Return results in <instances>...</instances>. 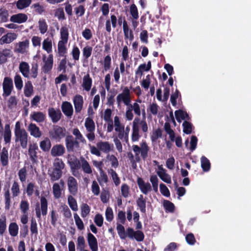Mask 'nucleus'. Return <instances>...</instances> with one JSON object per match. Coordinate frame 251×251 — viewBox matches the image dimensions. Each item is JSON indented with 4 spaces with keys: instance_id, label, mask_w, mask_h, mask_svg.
I'll list each match as a JSON object with an SVG mask.
<instances>
[{
    "instance_id": "nucleus-54",
    "label": "nucleus",
    "mask_w": 251,
    "mask_h": 251,
    "mask_svg": "<svg viewBox=\"0 0 251 251\" xmlns=\"http://www.w3.org/2000/svg\"><path fill=\"white\" fill-rule=\"evenodd\" d=\"M33 86L30 81H28L25 83L24 94L27 97H30L33 93Z\"/></svg>"
},
{
    "instance_id": "nucleus-58",
    "label": "nucleus",
    "mask_w": 251,
    "mask_h": 251,
    "mask_svg": "<svg viewBox=\"0 0 251 251\" xmlns=\"http://www.w3.org/2000/svg\"><path fill=\"white\" fill-rule=\"evenodd\" d=\"M61 41L67 42L69 37L68 29L66 26H63L60 29Z\"/></svg>"
},
{
    "instance_id": "nucleus-21",
    "label": "nucleus",
    "mask_w": 251,
    "mask_h": 251,
    "mask_svg": "<svg viewBox=\"0 0 251 251\" xmlns=\"http://www.w3.org/2000/svg\"><path fill=\"white\" fill-rule=\"evenodd\" d=\"M159 171L157 172V175L160 179L167 183H171V177L170 176L165 172V170L161 166L159 167Z\"/></svg>"
},
{
    "instance_id": "nucleus-47",
    "label": "nucleus",
    "mask_w": 251,
    "mask_h": 251,
    "mask_svg": "<svg viewBox=\"0 0 251 251\" xmlns=\"http://www.w3.org/2000/svg\"><path fill=\"white\" fill-rule=\"evenodd\" d=\"M11 50L9 49L3 50L0 51V61L1 63H3L7 61V57L10 56Z\"/></svg>"
},
{
    "instance_id": "nucleus-26",
    "label": "nucleus",
    "mask_w": 251,
    "mask_h": 251,
    "mask_svg": "<svg viewBox=\"0 0 251 251\" xmlns=\"http://www.w3.org/2000/svg\"><path fill=\"white\" fill-rule=\"evenodd\" d=\"M80 161L81 162V167L83 171L86 174H92V170L88 162L82 156L80 157Z\"/></svg>"
},
{
    "instance_id": "nucleus-11",
    "label": "nucleus",
    "mask_w": 251,
    "mask_h": 251,
    "mask_svg": "<svg viewBox=\"0 0 251 251\" xmlns=\"http://www.w3.org/2000/svg\"><path fill=\"white\" fill-rule=\"evenodd\" d=\"M73 102L75 106V112L80 113L82 110L83 104V99L82 96L76 95L73 99Z\"/></svg>"
},
{
    "instance_id": "nucleus-38",
    "label": "nucleus",
    "mask_w": 251,
    "mask_h": 251,
    "mask_svg": "<svg viewBox=\"0 0 251 251\" xmlns=\"http://www.w3.org/2000/svg\"><path fill=\"white\" fill-rule=\"evenodd\" d=\"M65 164L61 158H56L53 162V169L62 171L65 168Z\"/></svg>"
},
{
    "instance_id": "nucleus-57",
    "label": "nucleus",
    "mask_w": 251,
    "mask_h": 251,
    "mask_svg": "<svg viewBox=\"0 0 251 251\" xmlns=\"http://www.w3.org/2000/svg\"><path fill=\"white\" fill-rule=\"evenodd\" d=\"M129 12L132 18L138 19L139 18L138 11L135 4H132L129 7Z\"/></svg>"
},
{
    "instance_id": "nucleus-56",
    "label": "nucleus",
    "mask_w": 251,
    "mask_h": 251,
    "mask_svg": "<svg viewBox=\"0 0 251 251\" xmlns=\"http://www.w3.org/2000/svg\"><path fill=\"white\" fill-rule=\"evenodd\" d=\"M92 52V47L87 46L82 50L83 57L84 60H87L91 55Z\"/></svg>"
},
{
    "instance_id": "nucleus-46",
    "label": "nucleus",
    "mask_w": 251,
    "mask_h": 251,
    "mask_svg": "<svg viewBox=\"0 0 251 251\" xmlns=\"http://www.w3.org/2000/svg\"><path fill=\"white\" fill-rule=\"evenodd\" d=\"M38 150V147L36 145L29 147L28 153L31 160L33 161H35L37 158L36 150Z\"/></svg>"
},
{
    "instance_id": "nucleus-51",
    "label": "nucleus",
    "mask_w": 251,
    "mask_h": 251,
    "mask_svg": "<svg viewBox=\"0 0 251 251\" xmlns=\"http://www.w3.org/2000/svg\"><path fill=\"white\" fill-rule=\"evenodd\" d=\"M8 16V11L6 9H0V22L5 23L7 22Z\"/></svg>"
},
{
    "instance_id": "nucleus-25",
    "label": "nucleus",
    "mask_w": 251,
    "mask_h": 251,
    "mask_svg": "<svg viewBox=\"0 0 251 251\" xmlns=\"http://www.w3.org/2000/svg\"><path fill=\"white\" fill-rule=\"evenodd\" d=\"M0 158L1 165L6 166L8 164V152L6 148L3 147L0 152Z\"/></svg>"
},
{
    "instance_id": "nucleus-2",
    "label": "nucleus",
    "mask_w": 251,
    "mask_h": 251,
    "mask_svg": "<svg viewBox=\"0 0 251 251\" xmlns=\"http://www.w3.org/2000/svg\"><path fill=\"white\" fill-rule=\"evenodd\" d=\"M66 130L59 126H53V128L49 131V136L51 140L60 142L66 136Z\"/></svg>"
},
{
    "instance_id": "nucleus-42",
    "label": "nucleus",
    "mask_w": 251,
    "mask_h": 251,
    "mask_svg": "<svg viewBox=\"0 0 251 251\" xmlns=\"http://www.w3.org/2000/svg\"><path fill=\"white\" fill-rule=\"evenodd\" d=\"M9 232L11 236L15 237L18 235L19 227L16 223H11L9 226Z\"/></svg>"
},
{
    "instance_id": "nucleus-55",
    "label": "nucleus",
    "mask_w": 251,
    "mask_h": 251,
    "mask_svg": "<svg viewBox=\"0 0 251 251\" xmlns=\"http://www.w3.org/2000/svg\"><path fill=\"white\" fill-rule=\"evenodd\" d=\"M108 172L109 174H110L113 182L116 186H118L120 183V179L119 177L118 174L117 173L113 170L112 169H110L108 170Z\"/></svg>"
},
{
    "instance_id": "nucleus-4",
    "label": "nucleus",
    "mask_w": 251,
    "mask_h": 251,
    "mask_svg": "<svg viewBox=\"0 0 251 251\" xmlns=\"http://www.w3.org/2000/svg\"><path fill=\"white\" fill-rule=\"evenodd\" d=\"M67 184L70 195L76 196L78 190V185L76 179L74 176H70L67 178Z\"/></svg>"
},
{
    "instance_id": "nucleus-39",
    "label": "nucleus",
    "mask_w": 251,
    "mask_h": 251,
    "mask_svg": "<svg viewBox=\"0 0 251 251\" xmlns=\"http://www.w3.org/2000/svg\"><path fill=\"white\" fill-rule=\"evenodd\" d=\"M74 196L69 195L68 196V202L70 208L73 211H77L78 206L76 200L74 198Z\"/></svg>"
},
{
    "instance_id": "nucleus-30",
    "label": "nucleus",
    "mask_w": 251,
    "mask_h": 251,
    "mask_svg": "<svg viewBox=\"0 0 251 251\" xmlns=\"http://www.w3.org/2000/svg\"><path fill=\"white\" fill-rule=\"evenodd\" d=\"M3 138L6 144L9 143L11 141V131L9 124L5 125L4 126Z\"/></svg>"
},
{
    "instance_id": "nucleus-18",
    "label": "nucleus",
    "mask_w": 251,
    "mask_h": 251,
    "mask_svg": "<svg viewBox=\"0 0 251 251\" xmlns=\"http://www.w3.org/2000/svg\"><path fill=\"white\" fill-rule=\"evenodd\" d=\"M28 130L30 135L35 138H39L42 135L39 127L35 124L30 123L28 126Z\"/></svg>"
},
{
    "instance_id": "nucleus-40",
    "label": "nucleus",
    "mask_w": 251,
    "mask_h": 251,
    "mask_svg": "<svg viewBox=\"0 0 251 251\" xmlns=\"http://www.w3.org/2000/svg\"><path fill=\"white\" fill-rule=\"evenodd\" d=\"M38 27L41 34H45L48 30V25L44 19H40L38 21Z\"/></svg>"
},
{
    "instance_id": "nucleus-50",
    "label": "nucleus",
    "mask_w": 251,
    "mask_h": 251,
    "mask_svg": "<svg viewBox=\"0 0 251 251\" xmlns=\"http://www.w3.org/2000/svg\"><path fill=\"white\" fill-rule=\"evenodd\" d=\"M43 49L47 51L48 53H50L52 51V43L49 38L45 39L43 42Z\"/></svg>"
},
{
    "instance_id": "nucleus-9",
    "label": "nucleus",
    "mask_w": 251,
    "mask_h": 251,
    "mask_svg": "<svg viewBox=\"0 0 251 251\" xmlns=\"http://www.w3.org/2000/svg\"><path fill=\"white\" fill-rule=\"evenodd\" d=\"M48 115L53 123H57L62 116V113L59 109H55L53 107H49Z\"/></svg>"
},
{
    "instance_id": "nucleus-28",
    "label": "nucleus",
    "mask_w": 251,
    "mask_h": 251,
    "mask_svg": "<svg viewBox=\"0 0 251 251\" xmlns=\"http://www.w3.org/2000/svg\"><path fill=\"white\" fill-rule=\"evenodd\" d=\"M19 70L25 77H29V66L27 62H22L19 65Z\"/></svg>"
},
{
    "instance_id": "nucleus-48",
    "label": "nucleus",
    "mask_w": 251,
    "mask_h": 251,
    "mask_svg": "<svg viewBox=\"0 0 251 251\" xmlns=\"http://www.w3.org/2000/svg\"><path fill=\"white\" fill-rule=\"evenodd\" d=\"M52 192L55 198L59 199L61 197V190L60 185L57 183L53 184L52 186Z\"/></svg>"
},
{
    "instance_id": "nucleus-16",
    "label": "nucleus",
    "mask_w": 251,
    "mask_h": 251,
    "mask_svg": "<svg viewBox=\"0 0 251 251\" xmlns=\"http://www.w3.org/2000/svg\"><path fill=\"white\" fill-rule=\"evenodd\" d=\"M28 19L27 16L24 13L14 14L10 17V21L13 23L21 24L25 22Z\"/></svg>"
},
{
    "instance_id": "nucleus-29",
    "label": "nucleus",
    "mask_w": 251,
    "mask_h": 251,
    "mask_svg": "<svg viewBox=\"0 0 251 251\" xmlns=\"http://www.w3.org/2000/svg\"><path fill=\"white\" fill-rule=\"evenodd\" d=\"M51 142L50 139L46 137L45 139L40 143V147L41 149L44 152H48L51 148Z\"/></svg>"
},
{
    "instance_id": "nucleus-45",
    "label": "nucleus",
    "mask_w": 251,
    "mask_h": 251,
    "mask_svg": "<svg viewBox=\"0 0 251 251\" xmlns=\"http://www.w3.org/2000/svg\"><path fill=\"white\" fill-rule=\"evenodd\" d=\"M117 230L118 234L121 239H125L126 237H127L126 231H125L124 226L121 224H117Z\"/></svg>"
},
{
    "instance_id": "nucleus-10",
    "label": "nucleus",
    "mask_w": 251,
    "mask_h": 251,
    "mask_svg": "<svg viewBox=\"0 0 251 251\" xmlns=\"http://www.w3.org/2000/svg\"><path fill=\"white\" fill-rule=\"evenodd\" d=\"M138 186L144 194H147L149 192L151 191V186L150 183H145L142 178L138 177L137 179Z\"/></svg>"
},
{
    "instance_id": "nucleus-31",
    "label": "nucleus",
    "mask_w": 251,
    "mask_h": 251,
    "mask_svg": "<svg viewBox=\"0 0 251 251\" xmlns=\"http://www.w3.org/2000/svg\"><path fill=\"white\" fill-rule=\"evenodd\" d=\"M67 42L63 41H59L58 43V52L60 56H63L65 57V55L67 53V48L65 46V44Z\"/></svg>"
},
{
    "instance_id": "nucleus-60",
    "label": "nucleus",
    "mask_w": 251,
    "mask_h": 251,
    "mask_svg": "<svg viewBox=\"0 0 251 251\" xmlns=\"http://www.w3.org/2000/svg\"><path fill=\"white\" fill-rule=\"evenodd\" d=\"M20 208L23 214H27L29 208L28 202L25 200H22L20 204Z\"/></svg>"
},
{
    "instance_id": "nucleus-32",
    "label": "nucleus",
    "mask_w": 251,
    "mask_h": 251,
    "mask_svg": "<svg viewBox=\"0 0 251 251\" xmlns=\"http://www.w3.org/2000/svg\"><path fill=\"white\" fill-rule=\"evenodd\" d=\"M62 171L53 169L52 172L49 173L51 181H54L59 179L62 176Z\"/></svg>"
},
{
    "instance_id": "nucleus-3",
    "label": "nucleus",
    "mask_w": 251,
    "mask_h": 251,
    "mask_svg": "<svg viewBox=\"0 0 251 251\" xmlns=\"http://www.w3.org/2000/svg\"><path fill=\"white\" fill-rule=\"evenodd\" d=\"M132 149L135 153L136 159L138 161L140 160L139 156L140 153H141V155L143 159L147 158L150 149L147 144L144 142L141 144V148L138 145H134L132 146Z\"/></svg>"
},
{
    "instance_id": "nucleus-63",
    "label": "nucleus",
    "mask_w": 251,
    "mask_h": 251,
    "mask_svg": "<svg viewBox=\"0 0 251 251\" xmlns=\"http://www.w3.org/2000/svg\"><path fill=\"white\" fill-rule=\"evenodd\" d=\"M121 194L125 198H127L129 195V187L125 183L121 186Z\"/></svg>"
},
{
    "instance_id": "nucleus-34",
    "label": "nucleus",
    "mask_w": 251,
    "mask_h": 251,
    "mask_svg": "<svg viewBox=\"0 0 251 251\" xmlns=\"http://www.w3.org/2000/svg\"><path fill=\"white\" fill-rule=\"evenodd\" d=\"M66 146L68 151H74V137L72 135H67L65 139Z\"/></svg>"
},
{
    "instance_id": "nucleus-27",
    "label": "nucleus",
    "mask_w": 251,
    "mask_h": 251,
    "mask_svg": "<svg viewBox=\"0 0 251 251\" xmlns=\"http://www.w3.org/2000/svg\"><path fill=\"white\" fill-rule=\"evenodd\" d=\"M92 84V79L90 75L88 74L84 75L83 78L82 87L86 91H89L91 89Z\"/></svg>"
},
{
    "instance_id": "nucleus-1",
    "label": "nucleus",
    "mask_w": 251,
    "mask_h": 251,
    "mask_svg": "<svg viewBox=\"0 0 251 251\" xmlns=\"http://www.w3.org/2000/svg\"><path fill=\"white\" fill-rule=\"evenodd\" d=\"M15 142H20L21 147L25 149L27 145V133L24 128H21L20 122L16 123L14 130Z\"/></svg>"
},
{
    "instance_id": "nucleus-52",
    "label": "nucleus",
    "mask_w": 251,
    "mask_h": 251,
    "mask_svg": "<svg viewBox=\"0 0 251 251\" xmlns=\"http://www.w3.org/2000/svg\"><path fill=\"white\" fill-rule=\"evenodd\" d=\"M74 217L77 228L80 230H83L84 228V224L78 215L75 213L74 214Z\"/></svg>"
},
{
    "instance_id": "nucleus-49",
    "label": "nucleus",
    "mask_w": 251,
    "mask_h": 251,
    "mask_svg": "<svg viewBox=\"0 0 251 251\" xmlns=\"http://www.w3.org/2000/svg\"><path fill=\"white\" fill-rule=\"evenodd\" d=\"M163 206L166 211L173 213L175 211V205L169 201L164 200L163 202Z\"/></svg>"
},
{
    "instance_id": "nucleus-59",
    "label": "nucleus",
    "mask_w": 251,
    "mask_h": 251,
    "mask_svg": "<svg viewBox=\"0 0 251 251\" xmlns=\"http://www.w3.org/2000/svg\"><path fill=\"white\" fill-rule=\"evenodd\" d=\"M90 208L87 203H82L81 206V216L85 218L90 213Z\"/></svg>"
},
{
    "instance_id": "nucleus-23",
    "label": "nucleus",
    "mask_w": 251,
    "mask_h": 251,
    "mask_svg": "<svg viewBox=\"0 0 251 251\" xmlns=\"http://www.w3.org/2000/svg\"><path fill=\"white\" fill-rule=\"evenodd\" d=\"M4 191V203H5V209L6 210H9L11 206V197L9 190V187L7 188L4 187L3 189Z\"/></svg>"
},
{
    "instance_id": "nucleus-6",
    "label": "nucleus",
    "mask_w": 251,
    "mask_h": 251,
    "mask_svg": "<svg viewBox=\"0 0 251 251\" xmlns=\"http://www.w3.org/2000/svg\"><path fill=\"white\" fill-rule=\"evenodd\" d=\"M116 100L118 104H120L122 102H123L126 105L129 104L131 101L130 93L127 87H126L123 92L117 96Z\"/></svg>"
},
{
    "instance_id": "nucleus-41",
    "label": "nucleus",
    "mask_w": 251,
    "mask_h": 251,
    "mask_svg": "<svg viewBox=\"0 0 251 251\" xmlns=\"http://www.w3.org/2000/svg\"><path fill=\"white\" fill-rule=\"evenodd\" d=\"M32 0H18L16 2V7L18 9H23L28 7Z\"/></svg>"
},
{
    "instance_id": "nucleus-53",
    "label": "nucleus",
    "mask_w": 251,
    "mask_h": 251,
    "mask_svg": "<svg viewBox=\"0 0 251 251\" xmlns=\"http://www.w3.org/2000/svg\"><path fill=\"white\" fill-rule=\"evenodd\" d=\"M183 131L186 134H191L192 130V124L186 121H185L182 124Z\"/></svg>"
},
{
    "instance_id": "nucleus-12",
    "label": "nucleus",
    "mask_w": 251,
    "mask_h": 251,
    "mask_svg": "<svg viewBox=\"0 0 251 251\" xmlns=\"http://www.w3.org/2000/svg\"><path fill=\"white\" fill-rule=\"evenodd\" d=\"M97 147L100 151L107 153L112 150L113 145L110 144L108 142L100 141L97 143Z\"/></svg>"
},
{
    "instance_id": "nucleus-35",
    "label": "nucleus",
    "mask_w": 251,
    "mask_h": 251,
    "mask_svg": "<svg viewBox=\"0 0 251 251\" xmlns=\"http://www.w3.org/2000/svg\"><path fill=\"white\" fill-rule=\"evenodd\" d=\"M85 126L88 132L95 131V123L94 121L89 117L87 118L85 120Z\"/></svg>"
},
{
    "instance_id": "nucleus-22",
    "label": "nucleus",
    "mask_w": 251,
    "mask_h": 251,
    "mask_svg": "<svg viewBox=\"0 0 251 251\" xmlns=\"http://www.w3.org/2000/svg\"><path fill=\"white\" fill-rule=\"evenodd\" d=\"M30 118L37 123H42L45 121L46 115L42 112L34 111L30 115Z\"/></svg>"
},
{
    "instance_id": "nucleus-62",
    "label": "nucleus",
    "mask_w": 251,
    "mask_h": 251,
    "mask_svg": "<svg viewBox=\"0 0 251 251\" xmlns=\"http://www.w3.org/2000/svg\"><path fill=\"white\" fill-rule=\"evenodd\" d=\"M54 15L59 20H64L66 19L64 10L62 7H59L55 10Z\"/></svg>"
},
{
    "instance_id": "nucleus-17",
    "label": "nucleus",
    "mask_w": 251,
    "mask_h": 251,
    "mask_svg": "<svg viewBox=\"0 0 251 251\" xmlns=\"http://www.w3.org/2000/svg\"><path fill=\"white\" fill-rule=\"evenodd\" d=\"M46 57L43 58V60L45 61V64L43 68V71L44 73H47L50 72L52 68L53 58L52 54H50L47 59L45 60Z\"/></svg>"
},
{
    "instance_id": "nucleus-19",
    "label": "nucleus",
    "mask_w": 251,
    "mask_h": 251,
    "mask_svg": "<svg viewBox=\"0 0 251 251\" xmlns=\"http://www.w3.org/2000/svg\"><path fill=\"white\" fill-rule=\"evenodd\" d=\"M62 111L67 117H71L73 114V108L71 103L68 101L63 102L61 105Z\"/></svg>"
},
{
    "instance_id": "nucleus-13",
    "label": "nucleus",
    "mask_w": 251,
    "mask_h": 251,
    "mask_svg": "<svg viewBox=\"0 0 251 251\" xmlns=\"http://www.w3.org/2000/svg\"><path fill=\"white\" fill-rule=\"evenodd\" d=\"M87 241L92 251H98V244L97 238L90 232L87 234Z\"/></svg>"
},
{
    "instance_id": "nucleus-64",
    "label": "nucleus",
    "mask_w": 251,
    "mask_h": 251,
    "mask_svg": "<svg viewBox=\"0 0 251 251\" xmlns=\"http://www.w3.org/2000/svg\"><path fill=\"white\" fill-rule=\"evenodd\" d=\"M162 136V131L160 128H158L152 133L151 136V140L152 142H155L159 138H161Z\"/></svg>"
},
{
    "instance_id": "nucleus-20",
    "label": "nucleus",
    "mask_w": 251,
    "mask_h": 251,
    "mask_svg": "<svg viewBox=\"0 0 251 251\" xmlns=\"http://www.w3.org/2000/svg\"><path fill=\"white\" fill-rule=\"evenodd\" d=\"M123 31L125 36V39H129L130 41H132L134 39L133 31L129 29L127 22L124 20L123 21Z\"/></svg>"
},
{
    "instance_id": "nucleus-8",
    "label": "nucleus",
    "mask_w": 251,
    "mask_h": 251,
    "mask_svg": "<svg viewBox=\"0 0 251 251\" xmlns=\"http://www.w3.org/2000/svg\"><path fill=\"white\" fill-rule=\"evenodd\" d=\"M127 237L130 239H135L137 242H142L144 240L145 235L143 231L140 230L134 231L131 227L126 228Z\"/></svg>"
},
{
    "instance_id": "nucleus-61",
    "label": "nucleus",
    "mask_w": 251,
    "mask_h": 251,
    "mask_svg": "<svg viewBox=\"0 0 251 251\" xmlns=\"http://www.w3.org/2000/svg\"><path fill=\"white\" fill-rule=\"evenodd\" d=\"M36 187L35 184L33 182H30L27 185L25 191L27 196L31 197L33 195Z\"/></svg>"
},
{
    "instance_id": "nucleus-33",
    "label": "nucleus",
    "mask_w": 251,
    "mask_h": 251,
    "mask_svg": "<svg viewBox=\"0 0 251 251\" xmlns=\"http://www.w3.org/2000/svg\"><path fill=\"white\" fill-rule=\"evenodd\" d=\"M29 44V41L28 39H26L24 41L20 42L17 49L18 52L24 53L26 51V49L28 48Z\"/></svg>"
},
{
    "instance_id": "nucleus-5",
    "label": "nucleus",
    "mask_w": 251,
    "mask_h": 251,
    "mask_svg": "<svg viewBox=\"0 0 251 251\" xmlns=\"http://www.w3.org/2000/svg\"><path fill=\"white\" fill-rule=\"evenodd\" d=\"M41 209L39 206L35 207V212L36 217L40 219L41 213L43 216H46L48 213V201L46 198L42 196L40 198Z\"/></svg>"
},
{
    "instance_id": "nucleus-24",
    "label": "nucleus",
    "mask_w": 251,
    "mask_h": 251,
    "mask_svg": "<svg viewBox=\"0 0 251 251\" xmlns=\"http://www.w3.org/2000/svg\"><path fill=\"white\" fill-rule=\"evenodd\" d=\"M136 204L140 211L143 213L146 212V200L142 195H140L136 200Z\"/></svg>"
},
{
    "instance_id": "nucleus-37",
    "label": "nucleus",
    "mask_w": 251,
    "mask_h": 251,
    "mask_svg": "<svg viewBox=\"0 0 251 251\" xmlns=\"http://www.w3.org/2000/svg\"><path fill=\"white\" fill-rule=\"evenodd\" d=\"M31 7L34 9L35 13L37 14L42 15L46 12L45 7L39 2L33 4Z\"/></svg>"
},
{
    "instance_id": "nucleus-14",
    "label": "nucleus",
    "mask_w": 251,
    "mask_h": 251,
    "mask_svg": "<svg viewBox=\"0 0 251 251\" xmlns=\"http://www.w3.org/2000/svg\"><path fill=\"white\" fill-rule=\"evenodd\" d=\"M17 37V34L14 32H8L0 39V44H9L15 40Z\"/></svg>"
},
{
    "instance_id": "nucleus-44",
    "label": "nucleus",
    "mask_w": 251,
    "mask_h": 251,
    "mask_svg": "<svg viewBox=\"0 0 251 251\" xmlns=\"http://www.w3.org/2000/svg\"><path fill=\"white\" fill-rule=\"evenodd\" d=\"M11 190L13 198H15L19 195L20 193V186L17 181H14L13 183L12 184Z\"/></svg>"
},
{
    "instance_id": "nucleus-43",
    "label": "nucleus",
    "mask_w": 251,
    "mask_h": 251,
    "mask_svg": "<svg viewBox=\"0 0 251 251\" xmlns=\"http://www.w3.org/2000/svg\"><path fill=\"white\" fill-rule=\"evenodd\" d=\"M71 170L79 169L81 168V161L75 157L69 162Z\"/></svg>"
},
{
    "instance_id": "nucleus-15",
    "label": "nucleus",
    "mask_w": 251,
    "mask_h": 251,
    "mask_svg": "<svg viewBox=\"0 0 251 251\" xmlns=\"http://www.w3.org/2000/svg\"><path fill=\"white\" fill-rule=\"evenodd\" d=\"M65 152L64 147L61 145H56L52 147L50 153L52 156H59L64 154Z\"/></svg>"
},
{
    "instance_id": "nucleus-7",
    "label": "nucleus",
    "mask_w": 251,
    "mask_h": 251,
    "mask_svg": "<svg viewBox=\"0 0 251 251\" xmlns=\"http://www.w3.org/2000/svg\"><path fill=\"white\" fill-rule=\"evenodd\" d=\"M2 96L6 98L10 95L13 89L12 79L9 77H5L2 83Z\"/></svg>"
},
{
    "instance_id": "nucleus-36",
    "label": "nucleus",
    "mask_w": 251,
    "mask_h": 251,
    "mask_svg": "<svg viewBox=\"0 0 251 251\" xmlns=\"http://www.w3.org/2000/svg\"><path fill=\"white\" fill-rule=\"evenodd\" d=\"M201 167L203 171L208 172L210 169V163L209 160L204 156L201 157Z\"/></svg>"
}]
</instances>
